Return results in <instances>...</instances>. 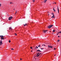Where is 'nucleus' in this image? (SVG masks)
<instances>
[{"instance_id":"obj_1","label":"nucleus","mask_w":61,"mask_h":61,"mask_svg":"<svg viewBox=\"0 0 61 61\" xmlns=\"http://www.w3.org/2000/svg\"><path fill=\"white\" fill-rule=\"evenodd\" d=\"M53 26V25H49L48 27V28H51V27H52Z\"/></svg>"},{"instance_id":"obj_2","label":"nucleus","mask_w":61,"mask_h":61,"mask_svg":"<svg viewBox=\"0 0 61 61\" xmlns=\"http://www.w3.org/2000/svg\"><path fill=\"white\" fill-rule=\"evenodd\" d=\"M13 19V17L12 16H10L9 17L8 19L9 20H11V19Z\"/></svg>"},{"instance_id":"obj_3","label":"nucleus","mask_w":61,"mask_h":61,"mask_svg":"<svg viewBox=\"0 0 61 61\" xmlns=\"http://www.w3.org/2000/svg\"><path fill=\"white\" fill-rule=\"evenodd\" d=\"M51 14L53 15L51 17V18H53H53H55V17L54 16V13H51Z\"/></svg>"},{"instance_id":"obj_4","label":"nucleus","mask_w":61,"mask_h":61,"mask_svg":"<svg viewBox=\"0 0 61 61\" xmlns=\"http://www.w3.org/2000/svg\"><path fill=\"white\" fill-rule=\"evenodd\" d=\"M43 33H46V30H43Z\"/></svg>"},{"instance_id":"obj_5","label":"nucleus","mask_w":61,"mask_h":61,"mask_svg":"<svg viewBox=\"0 0 61 61\" xmlns=\"http://www.w3.org/2000/svg\"><path fill=\"white\" fill-rule=\"evenodd\" d=\"M3 37H4V36H2V37H1L0 38L2 40H4V39H5V38H3Z\"/></svg>"},{"instance_id":"obj_6","label":"nucleus","mask_w":61,"mask_h":61,"mask_svg":"<svg viewBox=\"0 0 61 61\" xmlns=\"http://www.w3.org/2000/svg\"><path fill=\"white\" fill-rule=\"evenodd\" d=\"M48 48H52L53 47L52 46H48Z\"/></svg>"},{"instance_id":"obj_7","label":"nucleus","mask_w":61,"mask_h":61,"mask_svg":"<svg viewBox=\"0 0 61 61\" xmlns=\"http://www.w3.org/2000/svg\"><path fill=\"white\" fill-rule=\"evenodd\" d=\"M3 45V43H2V41H1L0 42V45Z\"/></svg>"},{"instance_id":"obj_8","label":"nucleus","mask_w":61,"mask_h":61,"mask_svg":"<svg viewBox=\"0 0 61 61\" xmlns=\"http://www.w3.org/2000/svg\"><path fill=\"white\" fill-rule=\"evenodd\" d=\"M57 10H58V13H59V9L58 8V6H57Z\"/></svg>"},{"instance_id":"obj_9","label":"nucleus","mask_w":61,"mask_h":61,"mask_svg":"<svg viewBox=\"0 0 61 61\" xmlns=\"http://www.w3.org/2000/svg\"><path fill=\"white\" fill-rule=\"evenodd\" d=\"M37 52H39H39H42V51H40V50H37Z\"/></svg>"},{"instance_id":"obj_10","label":"nucleus","mask_w":61,"mask_h":61,"mask_svg":"<svg viewBox=\"0 0 61 61\" xmlns=\"http://www.w3.org/2000/svg\"><path fill=\"white\" fill-rule=\"evenodd\" d=\"M9 29H10V30H12V28L11 27H9Z\"/></svg>"},{"instance_id":"obj_11","label":"nucleus","mask_w":61,"mask_h":61,"mask_svg":"<svg viewBox=\"0 0 61 61\" xmlns=\"http://www.w3.org/2000/svg\"><path fill=\"white\" fill-rule=\"evenodd\" d=\"M35 49H36V48H38V47L37 46H36V47H35Z\"/></svg>"},{"instance_id":"obj_12","label":"nucleus","mask_w":61,"mask_h":61,"mask_svg":"<svg viewBox=\"0 0 61 61\" xmlns=\"http://www.w3.org/2000/svg\"><path fill=\"white\" fill-rule=\"evenodd\" d=\"M47 0H45L44 1L45 3H46V1H47Z\"/></svg>"},{"instance_id":"obj_13","label":"nucleus","mask_w":61,"mask_h":61,"mask_svg":"<svg viewBox=\"0 0 61 61\" xmlns=\"http://www.w3.org/2000/svg\"><path fill=\"white\" fill-rule=\"evenodd\" d=\"M40 54H41V53H40L37 56V57H38V56H39V55H40Z\"/></svg>"},{"instance_id":"obj_14","label":"nucleus","mask_w":61,"mask_h":61,"mask_svg":"<svg viewBox=\"0 0 61 61\" xmlns=\"http://www.w3.org/2000/svg\"><path fill=\"white\" fill-rule=\"evenodd\" d=\"M30 49H32V50H33V48H32V47H30Z\"/></svg>"},{"instance_id":"obj_15","label":"nucleus","mask_w":61,"mask_h":61,"mask_svg":"<svg viewBox=\"0 0 61 61\" xmlns=\"http://www.w3.org/2000/svg\"><path fill=\"white\" fill-rule=\"evenodd\" d=\"M41 46L40 45H39L38 46V47H41V46Z\"/></svg>"},{"instance_id":"obj_16","label":"nucleus","mask_w":61,"mask_h":61,"mask_svg":"<svg viewBox=\"0 0 61 61\" xmlns=\"http://www.w3.org/2000/svg\"><path fill=\"white\" fill-rule=\"evenodd\" d=\"M26 25H27V24H26L25 25L24 24V26H25Z\"/></svg>"},{"instance_id":"obj_17","label":"nucleus","mask_w":61,"mask_h":61,"mask_svg":"<svg viewBox=\"0 0 61 61\" xmlns=\"http://www.w3.org/2000/svg\"><path fill=\"white\" fill-rule=\"evenodd\" d=\"M9 43H10V42H11V41L10 40H9Z\"/></svg>"},{"instance_id":"obj_18","label":"nucleus","mask_w":61,"mask_h":61,"mask_svg":"<svg viewBox=\"0 0 61 61\" xmlns=\"http://www.w3.org/2000/svg\"><path fill=\"white\" fill-rule=\"evenodd\" d=\"M41 50H43V49H44V48H41Z\"/></svg>"},{"instance_id":"obj_19","label":"nucleus","mask_w":61,"mask_h":61,"mask_svg":"<svg viewBox=\"0 0 61 61\" xmlns=\"http://www.w3.org/2000/svg\"><path fill=\"white\" fill-rule=\"evenodd\" d=\"M59 33H61V31H60L58 33V34H59Z\"/></svg>"},{"instance_id":"obj_20","label":"nucleus","mask_w":61,"mask_h":61,"mask_svg":"<svg viewBox=\"0 0 61 61\" xmlns=\"http://www.w3.org/2000/svg\"><path fill=\"white\" fill-rule=\"evenodd\" d=\"M35 0H33V2H35Z\"/></svg>"},{"instance_id":"obj_21","label":"nucleus","mask_w":61,"mask_h":61,"mask_svg":"<svg viewBox=\"0 0 61 61\" xmlns=\"http://www.w3.org/2000/svg\"><path fill=\"white\" fill-rule=\"evenodd\" d=\"M52 31L53 32H55V30H53Z\"/></svg>"},{"instance_id":"obj_22","label":"nucleus","mask_w":61,"mask_h":61,"mask_svg":"<svg viewBox=\"0 0 61 61\" xmlns=\"http://www.w3.org/2000/svg\"><path fill=\"white\" fill-rule=\"evenodd\" d=\"M16 13H17V10H16V11L15 12V14H16Z\"/></svg>"},{"instance_id":"obj_23","label":"nucleus","mask_w":61,"mask_h":61,"mask_svg":"<svg viewBox=\"0 0 61 61\" xmlns=\"http://www.w3.org/2000/svg\"><path fill=\"white\" fill-rule=\"evenodd\" d=\"M46 46V45H45V44H43V45H42V46Z\"/></svg>"},{"instance_id":"obj_24","label":"nucleus","mask_w":61,"mask_h":61,"mask_svg":"<svg viewBox=\"0 0 61 61\" xmlns=\"http://www.w3.org/2000/svg\"><path fill=\"white\" fill-rule=\"evenodd\" d=\"M15 36H17V34L16 33L15 34Z\"/></svg>"},{"instance_id":"obj_25","label":"nucleus","mask_w":61,"mask_h":61,"mask_svg":"<svg viewBox=\"0 0 61 61\" xmlns=\"http://www.w3.org/2000/svg\"><path fill=\"white\" fill-rule=\"evenodd\" d=\"M13 4V3H12V2H10V4Z\"/></svg>"},{"instance_id":"obj_26","label":"nucleus","mask_w":61,"mask_h":61,"mask_svg":"<svg viewBox=\"0 0 61 61\" xmlns=\"http://www.w3.org/2000/svg\"><path fill=\"white\" fill-rule=\"evenodd\" d=\"M11 50H14V49H13V48H12L11 49Z\"/></svg>"},{"instance_id":"obj_27","label":"nucleus","mask_w":61,"mask_h":61,"mask_svg":"<svg viewBox=\"0 0 61 61\" xmlns=\"http://www.w3.org/2000/svg\"><path fill=\"white\" fill-rule=\"evenodd\" d=\"M54 12H56V10H54Z\"/></svg>"},{"instance_id":"obj_28","label":"nucleus","mask_w":61,"mask_h":61,"mask_svg":"<svg viewBox=\"0 0 61 61\" xmlns=\"http://www.w3.org/2000/svg\"><path fill=\"white\" fill-rule=\"evenodd\" d=\"M39 53H38V54H37V55H39Z\"/></svg>"},{"instance_id":"obj_29","label":"nucleus","mask_w":61,"mask_h":61,"mask_svg":"<svg viewBox=\"0 0 61 61\" xmlns=\"http://www.w3.org/2000/svg\"><path fill=\"white\" fill-rule=\"evenodd\" d=\"M2 37V36H0V37Z\"/></svg>"},{"instance_id":"obj_30","label":"nucleus","mask_w":61,"mask_h":61,"mask_svg":"<svg viewBox=\"0 0 61 61\" xmlns=\"http://www.w3.org/2000/svg\"><path fill=\"white\" fill-rule=\"evenodd\" d=\"M54 50H56V48H54Z\"/></svg>"},{"instance_id":"obj_31","label":"nucleus","mask_w":61,"mask_h":61,"mask_svg":"<svg viewBox=\"0 0 61 61\" xmlns=\"http://www.w3.org/2000/svg\"><path fill=\"white\" fill-rule=\"evenodd\" d=\"M1 4H0V6H1Z\"/></svg>"},{"instance_id":"obj_32","label":"nucleus","mask_w":61,"mask_h":61,"mask_svg":"<svg viewBox=\"0 0 61 61\" xmlns=\"http://www.w3.org/2000/svg\"><path fill=\"white\" fill-rule=\"evenodd\" d=\"M46 32H47V31H48V30H46Z\"/></svg>"},{"instance_id":"obj_33","label":"nucleus","mask_w":61,"mask_h":61,"mask_svg":"<svg viewBox=\"0 0 61 61\" xmlns=\"http://www.w3.org/2000/svg\"><path fill=\"white\" fill-rule=\"evenodd\" d=\"M52 34H54V32H52Z\"/></svg>"},{"instance_id":"obj_34","label":"nucleus","mask_w":61,"mask_h":61,"mask_svg":"<svg viewBox=\"0 0 61 61\" xmlns=\"http://www.w3.org/2000/svg\"><path fill=\"white\" fill-rule=\"evenodd\" d=\"M20 59V60H22V59Z\"/></svg>"},{"instance_id":"obj_35","label":"nucleus","mask_w":61,"mask_h":61,"mask_svg":"<svg viewBox=\"0 0 61 61\" xmlns=\"http://www.w3.org/2000/svg\"><path fill=\"white\" fill-rule=\"evenodd\" d=\"M58 41H59V40H58Z\"/></svg>"},{"instance_id":"obj_36","label":"nucleus","mask_w":61,"mask_h":61,"mask_svg":"<svg viewBox=\"0 0 61 61\" xmlns=\"http://www.w3.org/2000/svg\"><path fill=\"white\" fill-rule=\"evenodd\" d=\"M54 8H53V10H55V9H54Z\"/></svg>"},{"instance_id":"obj_37","label":"nucleus","mask_w":61,"mask_h":61,"mask_svg":"<svg viewBox=\"0 0 61 61\" xmlns=\"http://www.w3.org/2000/svg\"><path fill=\"white\" fill-rule=\"evenodd\" d=\"M31 52H33V51H32V50L31 51Z\"/></svg>"},{"instance_id":"obj_38","label":"nucleus","mask_w":61,"mask_h":61,"mask_svg":"<svg viewBox=\"0 0 61 61\" xmlns=\"http://www.w3.org/2000/svg\"><path fill=\"white\" fill-rule=\"evenodd\" d=\"M58 37H59V36H58Z\"/></svg>"},{"instance_id":"obj_39","label":"nucleus","mask_w":61,"mask_h":61,"mask_svg":"<svg viewBox=\"0 0 61 61\" xmlns=\"http://www.w3.org/2000/svg\"><path fill=\"white\" fill-rule=\"evenodd\" d=\"M58 34H57V35H58Z\"/></svg>"},{"instance_id":"obj_40","label":"nucleus","mask_w":61,"mask_h":61,"mask_svg":"<svg viewBox=\"0 0 61 61\" xmlns=\"http://www.w3.org/2000/svg\"><path fill=\"white\" fill-rule=\"evenodd\" d=\"M55 4H56V3H55Z\"/></svg>"},{"instance_id":"obj_41","label":"nucleus","mask_w":61,"mask_h":61,"mask_svg":"<svg viewBox=\"0 0 61 61\" xmlns=\"http://www.w3.org/2000/svg\"><path fill=\"white\" fill-rule=\"evenodd\" d=\"M14 10H15V9H14Z\"/></svg>"},{"instance_id":"obj_42","label":"nucleus","mask_w":61,"mask_h":61,"mask_svg":"<svg viewBox=\"0 0 61 61\" xmlns=\"http://www.w3.org/2000/svg\"><path fill=\"white\" fill-rule=\"evenodd\" d=\"M53 17H53H53L52 18H53Z\"/></svg>"},{"instance_id":"obj_43","label":"nucleus","mask_w":61,"mask_h":61,"mask_svg":"<svg viewBox=\"0 0 61 61\" xmlns=\"http://www.w3.org/2000/svg\"><path fill=\"white\" fill-rule=\"evenodd\" d=\"M56 55H54V56H56Z\"/></svg>"},{"instance_id":"obj_44","label":"nucleus","mask_w":61,"mask_h":61,"mask_svg":"<svg viewBox=\"0 0 61 61\" xmlns=\"http://www.w3.org/2000/svg\"><path fill=\"white\" fill-rule=\"evenodd\" d=\"M49 14H48V16H49Z\"/></svg>"},{"instance_id":"obj_45","label":"nucleus","mask_w":61,"mask_h":61,"mask_svg":"<svg viewBox=\"0 0 61 61\" xmlns=\"http://www.w3.org/2000/svg\"><path fill=\"white\" fill-rule=\"evenodd\" d=\"M50 32H51V31H50Z\"/></svg>"}]
</instances>
